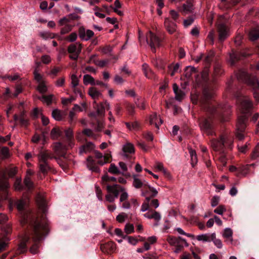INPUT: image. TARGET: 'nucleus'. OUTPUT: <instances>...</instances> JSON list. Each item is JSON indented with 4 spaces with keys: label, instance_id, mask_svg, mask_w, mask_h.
<instances>
[{
    "label": "nucleus",
    "instance_id": "obj_1",
    "mask_svg": "<svg viewBox=\"0 0 259 259\" xmlns=\"http://www.w3.org/2000/svg\"><path fill=\"white\" fill-rule=\"evenodd\" d=\"M16 205L19 211L20 224L22 227L28 228L33 225L46 221L43 215L39 217L27 208L25 200H18L16 202Z\"/></svg>",
    "mask_w": 259,
    "mask_h": 259
},
{
    "label": "nucleus",
    "instance_id": "obj_2",
    "mask_svg": "<svg viewBox=\"0 0 259 259\" xmlns=\"http://www.w3.org/2000/svg\"><path fill=\"white\" fill-rule=\"evenodd\" d=\"M237 102L240 103V106L242 110V114L239 116L236 125V138L242 140L244 136L243 132L246 128V122L247 121L248 115L247 113L252 107V104L248 97L245 96H240L237 97Z\"/></svg>",
    "mask_w": 259,
    "mask_h": 259
},
{
    "label": "nucleus",
    "instance_id": "obj_3",
    "mask_svg": "<svg viewBox=\"0 0 259 259\" xmlns=\"http://www.w3.org/2000/svg\"><path fill=\"white\" fill-rule=\"evenodd\" d=\"M29 227L32 230V239L34 242L30 248V252L32 254H36L38 252V242L48 234V224L46 221L41 222L40 223L33 225Z\"/></svg>",
    "mask_w": 259,
    "mask_h": 259
},
{
    "label": "nucleus",
    "instance_id": "obj_4",
    "mask_svg": "<svg viewBox=\"0 0 259 259\" xmlns=\"http://www.w3.org/2000/svg\"><path fill=\"white\" fill-rule=\"evenodd\" d=\"M128 194L124 188L121 189V193L120 195L119 201L121 203V207L124 209H128L132 206L136 208L139 204L135 198H132L130 201L127 200Z\"/></svg>",
    "mask_w": 259,
    "mask_h": 259
},
{
    "label": "nucleus",
    "instance_id": "obj_5",
    "mask_svg": "<svg viewBox=\"0 0 259 259\" xmlns=\"http://www.w3.org/2000/svg\"><path fill=\"white\" fill-rule=\"evenodd\" d=\"M124 188L118 184L113 185H107L106 189L108 194L105 196L106 200L109 202H113L119 195V192H121V189Z\"/></svg>",
    "mask_w": 259,
    "mask_h": 259
},
{
    "label": "nucleus",
    "instance_id": "obj_6",
    "mask_svg": "<svg viewBox=\"0 0 259 259\" xmlns=\"http://www.w3.org/2000/svg\"><path fill=\"white\" fill-rule=\"evenodd\" d=\"M146 41L153 53L156 52V48L160 46V39L150 31L146 35Z\"/></svg>",
    "mask_w": 259,
    "mask_h": 259
},
{
    "label": "nucleus",
    "instance_id": "obj_7",
    "mask_svg": "<svg viewBox=\"0 0 259 259\" xmlns=\"http://www.w3.org/2000/svg\"><path fill=\"white\" fill-rule=\"evenodd\" d=\"M70 20L66 17H64L59 21V25L62 26L61 33L62 34H66L71 31L72 25L70 24Z\"/></svg>",
    "mask_w": 259,
    "mask_h": 259
},
{
    "label": "nucleus",
    "instance_id": "obj_8",
    "mask_svg": "<svg viewBox=\"0 0 259 259\" xmlns=\"http://www.w3.org/2000/svg\"><path fill=\"white\" fill-rule=\"evenodd\" d=\"M30 242V237L27 234L23 235L20 239V243L17 248L18 253H23L27 251V244Z\"/></svg>",
    "mask_w": 259,
    "mask_h": 259
},
{
    "label": "nucleus",
    "instance_id": "obj_9",
    "mask_svg": "<svg viewBox=\"0 0 259 259\" xmlns=\"http://www.w3.org/2000/svg\"><path fill=\"white\" fill-rule=\"evenodd\" d=\"M210 144L212 148L214 151H221L224 147L225 137L221 136L220 140L213 139L210 141Z\"/></svg>",
    "mask_w": 259,
    "mask_h": 259
},
{
    "label": "nucleus",
    "instance_id": "obj_10",
    "mask_svg": "<svg viewBox=\"0 0 259 259\" xmlns=\"http://www.w3.org/2000/svg\"><path fill=\"white\" fill-rule=\"evenodd\" d=\"M95 158L97 159V163L100 165H103L104 164L108 163L109 160V158L111 157L110 154H106L103 155V154L98 151L95 152Z\"/></svg>",
    "mask_w": 259,
    "mask_h": 259
},
{
    "label": "nucleus",
    "instance_id": "obj_11",
    "mask_svg": "<svg viewBox=\"0 0 259 259\" xmlns=\"http://www.w3.org/2000/svg\"><path fill=\"white\" fill-rule=\"evenodd\" d=\"M219 39L221 42L223 41L229 35V30L227 27L224 24L219 25Z\"/></svg>",
    "mask_w": 259,
    "mask_h": 259
},
{
    "label": "nucleus",
    "instance_id": "obj_12",
    "mask_svg": "<svg viewBox=\"0 0 259 259\" xmlns=\"http://www.w3.org/2000/svg\"><path fill=\"white\" fill-rule=\"evenodd\" d=\"M95 109L96 110V112L95 113H90L89 115V116L96 119L97 116L103 117L105 115V107L103 103L97 104L96 107H95Z\"/></svg>",
    "mask_w": 259,
    "mask_h": 259
},
{
    "label": "nucleus",
    "instance_id": "obj_13",
    "mask_svg": "<svg viewBox=\"0 0 259 259\" xmlns=\"http://www.w3.org/2000/svg\"><path fill=\"white\" fill-rule=\"evenodd\" d=\"M94 34V32L90 29H85L84 28H80L79 30V36L83 40L87 41L89 40Z\"/></svg>",
    "mask_w": 259,
    "mask_h": 259
},
{
    "label": "nucleus",
    "instance_id": "obj_14",
    "mask_svg": "<svg viewBox=\"0 0 259 259\" xmlns=\"http://www.w3.org/2000/svg\"><path fill=\"white\" fill-rule=\"evenodd\" d=\"M36 201L39 209L44 214H45L47 211V206L44 196L40 194H38L36 198Z\"/></svg>",
    "mask_w": 259,
    "mask_h": 259
},
{
    "label": "nucleus",
    "instance_id": "obj_15",
    "mask_svg": "<svg viewBox=\"0 0 259 259\" xmlns=\"http://www.w3.org/2000/svg\"><path fill=\"white\" fill-rule=\"evenodd\" d=\"M133 185L137 189L139 188H147L148 183L144 180L138 178L137 175H133Z\"/></svg>",
    "mask_w": 259,
    "mask_h": 259
},
{
    "label": "nucleus",
    "instance_id": "obj_16",
    "mask_svg": "<svg viewBox=\"0 0 259 259\" xmlns=\"http://www.w3.org/2000/svg\"><path fill=\"white\" fill-rule=\"evenodd\" d=\"M144 216L149 219H154L156 222L154 224L155 226H158L159 225V222L161 219L160 213L156 211H149L145 213Z\"/></svg>",
    "mask_w": 259,
    "mask_h": 259
},
{
    "label": "nucleus",
    "instance_id": "obj_17",
    "mask_svg": "<svg viewBox=\"0 0 259 259\" xmlns=\"http://www.w3.org/2000/svg\"><path fill=\"white\" fill-rule=\"evenodd\" d=\"M162 119L157 115L156 113L152 114L149 117L150 124H154L155 127L159 129V126L162 123Z\"/></svg>",
    "mask_w": 259,
    "mask_h": 259
},
{
    "label": "nucleus",
    "instance_id": "obj_18",
    "mask_svg": "<svg viewBox=\"0 0 259 259\" xmlns=\"http://www.w3.org/2000/svg\"><path fill=\"white\" fill-rule=\"evenodd\" d=\"M54 150L58 154H61L62 156L65 157V154L64 153L68 150L67 146L63 145L60 142H57L54 144Z\"/></svg>",
    "mask_w": 259,
    "mask_h": 259
},
{
    "label": "nucleus",
    "instance_id": "obj_19",
    "mask_svg": "<svg viewBox=\"0 0 259 259\" xmlns=\"http://www.w3.org/2000/svg\"><path fill=\"white\" fill-rule=\"evenodd\" d=\"M201 128L205 131L208 135H212L213 132L211 131L212 124L209 119H205L200 123Z\"/></svg>",
    "mask_w": 259,
    "mask_h": 259
},
{
    "label": "nucleus",
    "instance_id": "obj_20",
    "mask_svg": "<svg viewBox=\"0 0 259 259\" xmlns=\"http://www.w3.org/2000/svg\"><path fill=\"white\" fill-rule=\"evenodd\" d=\"M173 90L175 94L176 99L179 101H182L185 96V92L179 89V87L176 84H174Z\"/></svg>",
    "mask_w": 259,
    "mask_h": 259
},
{
    "label": "nucleus",
    "instance_id": "obj_21",
    "mask_svg": "<svg viewBox=\"0 0 259 259\" xmlns=\"http://www.w3.org/2000/svg\"><path fill=\"white\" fill-rule=\"evenodd\" d=\"M81 45L79 42H76L70 45L68 48V52L69 53H75L79 54L81 51Z\"/></svg>",
    "mask_w": 259,
    "mask_h": 259
},
{
    "label": "nucleus",
    "instance_id": "obj_22",
    "mask_svg": "<svg viewBox=\"0 0 259 259\" xmlns=\"http://www.w3.org/2000/svg\"><path fill=\"white\" fill-rule=\"evenodd\" d=\"M122 150L123 151V156L127 158V153L133 154L135 153V148L134 145L130 143H127L123 145Z\"/></svg>",
    "mask_w": 259,
    "mask_h": 259
},
{
    "label": "nucleus",
    "instance_id": "obj_23",
    "mask_svg": "<svg viewBox=\"0 0 259 259\" xmlns=\"http://www.w3.org/2000/svg\"><path fill=\"white\" fill-rule=\"evenodd\" d=\"M87 165L88 168L92 171L96 172H100V169L95 165V161L92 157L90 156L87 158Z\"/></svg>",
    "mask_w": 259,
    "mask_h": 259
},
{
    "label": "nucleus",
    "instance_id": "obj_24",
    "mask_svg": "<svg viewBox=\"0 0 259 259\" xmlns=\"http://www.w3.org/2000/svg\"><path fill=\"white\" fill-rule=\"evenodd\" d=\"M164 24L167 31L170 34H172L176 31V24L174 22H170L168 19L165 20Z\"/></svg>",
    "mask_w": 259,
    "mask_h": 259
},
{
    "label": "nucleus",
    "instance_id": "obj_25",
    "mask_svg": "<svg viewBox=\"0 0 259 259\" xmlns=\"http://www.w3.org/2000/svg\"><path fill=\"white\" fill-rule=\"evenodd\" d=\"M89 95L94 100L98 99L102 96V94L96 88L92 87L89 89Z\"/></svg>",
    "mask_w": 259,
    "mask_h": 259
},
{
    "label": "nucleus",
    "instance_id": "obj_26",
    "mask_svg": "<svg viewBox=\"0 0 259 259\" xmlns=\"http://www.w3.org/2000/svg\"><path fill=\"white\" fill-rule=\"evenodd\" d=\"M142 70L144 72L145 76L148 78H152L154 76V73L149 68V65L144 63L142 65Z\"/></svg>",
    "mask_w": 259,
    "mask_h": 259
},
{
    "label": "nucleus",
    "instance_id": "obj_27",
    "mask_svg": "<svg viewBox=\"0 0 259 259\" xmlns=\"http://www.w3.org/2000/svg\"><path fill=\"white\" fill-rule=\"evenodd\" d=\"M249 39L254 41L259 38V27H255L251 29L249 33Z\"/></svg>",
    "mask_w": 259,
    "mask_h": 259
},
{
    "label": "nucleus",
    "instance_id": "obj_28",
    "mask_svg": "<svg viewBox=\"0 0 259 259\" xmlns=\"http://www.w3.org/2000/svg\"><path fill=\"white\" fill-rule=\"evenodd\" d=\"M233 231L229 228H226L224 229V233H223V236L224 238L227 239V240L231 243H233Z\"/></svg>",
    "mask_w": 259,
    "mask_h": 259
},
{
    "label": "nucleus",
    "instance_id": "obj_29",
    "mask_svg": "<svg viewBox=\"0 0 259 259\" xmlns=\"http://www.w3.org/2000/svg\"><path fill=\"white\" fill-rule=\"evenodd\" d=\"M211 238L212 233L202 234L198 235L196 237V239L197 240L204 242L211 241Z\"/></svg>",
    "mask_w": 259,
    "mask_h": 259
},
{
    "label": "nucleus",
    "instance_id": "obj_30",
    "mask_svg": "<svg viewBox=\"0 0 259 259\" xmlns=\"http://www.w3.org/2000/svg\"><path fill=\"white\" fill-rule=\"evenodd\" d=\"M62 134V132L59 128L54 127L51 132L50 136L53 140H57L61 136Z\"/></svg>",
    "mask_w": 259,
    "mask_h": 259
},
{
    "label": "nucleus",
    "instance_id": "obj_31",
    "mask_svg": "<svg viewBox=\"0 0 259 259\" xmlns=\"http://www.w3.org/2000/svg\"><path fill=\"white\" fill-rule=\"evenodd\" d=\"M39 162H47L49 159H51V154L47 152H41L38 156Z\"/></svg>",
    "mask_w": 259,
    "mask_h": 259
},
{
    "label": "nucleus",
    "instance_id": "obj_32",
    "mask_svg": "<svg viewBox=\"0 0 259 259\" xmlns=\"http://www.w3.org/2000/svg\"><path fill=\"white\" fill-rule=\"evenodd\" d=\"M241 55L238 52H232L230 54L229 61L231 65H233L235 62L241 59Z\"/></svg>",
    "mask_w": 259,
    "mask_h": 259
},
{
    "label": "nucleus",
    "instance_id": "obj_33",
    "mask_svg": "<svg viewBox=\"0 0 259 259\" xmlns=\"http://www.w3.org/2000/svg\"><path fill=\"white\" fill-rule=\"evenodd\" d=\"M83 82L85 85H88L89 84L95 85L96 81L91 75L85 74L83 77Z\"/></svg>",
    "mask_w": 259,
    "mask_h": 259
},
{
    "label": "nucleus",
    "instance_id": "obj_34",
    "mask_svg": "<svg viewBox=\"0 0 259 259\" xmlns=\"http://www.w3.org/2000/svg\"><path fill=\"white\" fill-rule=\"evenodd\" d=\"M36 89L41 94H44L46 93L48 91L47 80L38 83Z\"/></svg>",
    "mask_w": 259,
    "mask_h": 259
},
{
    "label": "nucleus",
    "instance_id": "obj_35",
    "mask_svg": "<svg viewBox=\"0 0 259 259\" xmlns=\"http://www.w3.org/2000/svg\"><path fill=\"white\" fill-rule=\"evenodd\" d=\"M236 76L238 79L242 81H246L249 77L248 73L243 70H239L237 73Z\"/></svg>",
    "mask_w": 259,
    "mask_h": 259
},
{
    "label": "nucleus",
    "instance_id": "obj_36",
    "mask_svg": "<svg viewBox=\"0 0 259 259\" xmlns=\"http://www.w3.org/2000/svg\"><path fill=\"white\" fill-rule=\"evenodd\" d=\"M154 167L159 171H161L165 175H168V173L166 171V169L164 167L162 163L159 161H155Z\"/></svg>",
    "mask_w": 259,
    "mask_h": 259
},
{
    "label": "nucleus",
    "instance_id": "obj_37",
    "mask_svg": "<svg viewBox=\"0 0 259 259\" xmlns=\"http://www.w3.org/2000/svg\"><path fill=\"white\" fill-rule=\"evenodd\" d=\"M211 241H212L214 245L218 248H221L223 247L222 241L220 239L216 238L215 233H212V238Z\"/></svg>",
    "mask_w": 259,
    "mask_h": 259
},
{
    "label": "nucleus",
    "instance_id": "obj_38",
    "mask_svg": "<svg viewBox=\"0 0 259 259\" xmlns=\"http://www.w3.org/2000/svg\"><path fill=\"white\" fill-rule=\"evenodd\" d=\"M39 35L44 39L54 38L57 35L56 34L51 33L49 31L41 32H40Z\"/></svg>",
    "mask_w": 259,
    "mask_h": 259
},
{
    "label": "nucleus",
    "instance_id": "obj_39",
    "mask_svg": "<svg viewBox=\"0 0 259 259\" xmlns=\"http://www.w3.org/2000/svg\"><path fill=\"white\" fill-rule=\"evenodd\" d=\"M38 99L41 100L42 102L46 103L48 105L51 104L54 98V95H50L48 96H42L38 97Z\"/></svg>",
    "mask_w": 259,
    "mask_h": 259
},
{
    "label": "nucleus",
    "instance_id": "obj_40",
    "mask_svg": "<svg viewBox=\"0 0 259 259\" xmlns=\"http://www.w3.org/2000/svg\"><path fill=\"white\" fill-rule=\"evenodd\" d=\"M82 133L83 134L85 135L86 136H87L88 137H89L92 139H93L96 140L98 138V135L94 133L93 131H92L91 130H90L89 128L84 129L82 131Z\"/></svg>",
    "mask_w": 259,
    "mask_h": 259
},
{
    "label": "nucleus",
    "instance_id": "obj_41",
    "mask_svg": "<svg viewBox=\"0 0 259 259\" xmlns=\"http://www.w3.org/2000/svg\"><path fill=\"white\" fill-rule=\"evenodd\" d=\"M189 153L191 156V164L192 166H194V165L197 162V157L196 153L195 151L192 150V149L189 150Z\"/></svg>",
    "mask_w": 259,
    "mask_h": 259
},
{
    "label": "nucleus",
    "instance_id": "obj_42",
    "mask_svg": "<svg viewBox=\"0 0 259 259\" xmlns=\"http://www.w3.org/2000/svg\"><path fill=\"white\" fill-rule=\"evenodd\" d=\"M0 155L3 159L8 158L10 156V154L8 148L3 147L0 149Z\"/></svg>",
    "mask_w": 259,
    "mask_h": 259
},
{
    "label": "nucleus",
    "instance_id": "obj_43",
    "mask_svg": "<svg viewBox=\"0 0 259 259\" xmlns=\"http://www.w3.org/2000/svg\"><path fill=\"white\" fill-rule=\"evenodd\" d=\"M109 172L112 174H121L123 175V172H121L117 166L114 163H111L108 169Z\"/></svg>",
    "mask_w": 259,
    "mask_h": 259
},
{
    "label": "nucleus",
    "instance_id": "obj_44",
    "mask_svg": "<svg viewBox=\"0 0 259 259\" xmlns=\"http://www.w3.org/2000/svg\"><path fill=\"white\" fill-rule=\"evenodd\" d=\"M33 74H34V79L37 81V82L38 83H40L41 82H44V81H46V80H45L43 78V76L38 73L37 68H35L34 69Z\"/></svg>",
    "mask_w": 259,
    "mask_h": 259
},
{
    "label": "nucleus",
    "instance_id": "obj_45",
    "mask_svg": "<svg viewBox=\"0 0 259 259\" xmlns=\"http://www.w3.org/2000/svg\"><path fill=\"white\" fill-rule=\"evenodd\" d=\"M52 115L53 117L58 121H60L62 119V115L60 110L54 109L53 110Z\"/></svg>",
    "mask_w": 259,
    "mask_h": 259
},
{
    "label": "nucleus",
    "instance_id": "obj_46",
    "mask_svg": "<svg viewBox=\"0 0 259 259\" xmlns=\"http://www.w3.org/2000/svg\"><path fill=\"white\" fill-rule=\"evenodd\" d=\"M39 169L43 174L47 173L50 167L47 162H39Z\"/></svg>",
    "mask_w": 259,
    "mask_h": 259
},
{
    "label": "nucleus",
    "instance_id": "obj_47",
    "mask_svg": "<svg viewBox=\"0 0 259 259\" xmlns=\"http://www.w3.org/2000/svg\"><path fill=\"white\" fill-rule=\"evenodd\" d=\"M203 95L206 99H210L213 97L214 95V92L211 89L207 88L204 90Z\"/></svg>",
    "mask_w": 259,
    "mask_h": 259
},
{
    "label": "nucleus",
    "instance_id": "obj_48",
    "mask_svg": "<svg viewBox=\"0 0 259 259\" xmlns=\"http://www.w3.org/2000/svg\"><path fill=\"white\" fill-rule=\"evenodd\" d=\"M151 197H146V201L142 204L141 206V211L145 212L148 210L149 207V202L150 200Z\"/></svg>",
    "mask_w": 259,
    "mask_h": 259
},
{
    "label": "nucleus",
    "instance_id": "obj_49",
    "mask_svg": "<svg viewBox=\"0 0 259 259\" xmlns=\"http://www.w3.org/2000/svg\"><path fill=\"white\" fill-rule=\"evenodd\" d=\"M183 11L186 13L192 12L193 9V5L190 2H187L183 5Z\"/></svg>",
    "mask_w": 259,
    "mask_h": 259
},
{
    "label": "nucleus",
    "instance_id": "obj_50",
    "mask_svg": "<svg viewBox=\"0 0 259 259\" xmlns=\"http://www.w3.org/2000/svg\"><path fill=\"white\" fill-rule=\"evenodd\" d=\"M125 125L130 131L132 130H137L138 129L139 124L138 122L135 121L134 122H133L132 123H130L129 122H126Z\"/></svg>",
    "mask_w": 259,
    "mask_h": 259
},
{
    "label": "nucleus",
    "instance_id": "obj_51",
    "mask_svg": "<svg viewBox=\"0 0 259 259\" xmlns=\"http://www.w3.org/2000/svg\"><path fill=\"white\" fill-rule=\"evenodd\" d=\"M127 214L125 212H121L116 217V220L119 223H123L127 218Z\"/></svg>",
    "mask_w": 259,
    "mask_h": 259
},
{
    "label": "nucleus",
    "instance_id": "obj_52",
    "mask_svg": "<svg viewBox=\"0 0 259 259\" xmlns=\"http://www.w3.org/2000/svg\"><path fill=\"white\" fill-rule=\"evenodd\" d=\"M124 231L127 234L133 233L134 232V225L131 224H126L124 227Z\"/></svg>",
    "mask_w": 259,
    "mask_h": 259
},
{
    "label": "nucleus",
    "instance_id": "obj_53",
    "mask_svg": "<svg viewBox=\"0 0 259 259\" xmlns=\"http://www.w3.org/2000/svg\"><path fill=\"white\" fill-rule=\"evenodd\" d=\"M226 211L225 206L221 205L217 207L214 210V212L219 215H222L224 212Z\"/></svg>",
    "mask_w": 259,
    "mask_h": 259
},
{
    "label": "nucleus",
    "instance_id": "obj_54",
    "mask_svg": "<svg viewBox=\"0 0 259 259\" xmlns=\"http://www.w3.org/2000/svg\"><path fill=\"white\" fill-rule=\"evenodd\" d=\"M108 63V61L106 60H94L93 63H94L95 65L100 67H103L105 66H106Z\"/></svg>",
    "mask_w": 259,
    "mask_h": 259
},
{
    "label": "nucleus",
    "instance_id": "obj_55",
    "mask_svg": "<svg viewBox=\"0 0 259 259\" xmlns=\"http://www.w3.org/2000/svg\"><path fill=\"white\" fill-rule=\"evenodd\" d=\"M195 68L192 66H187L185 70V76L186 77H189L192 73L195 72Z\"/></svg>",
    "mask_w": 259,
    "mask_h": 259
},
{
    "label": "nucleus",
    "instance_id": "obj_56",
    "mask_svg": "<svg viewBox=\"0 0 259 259\" xmlns=\"http://www.w3.org/2000/svg\"><path fill=\"white\" fill-rule=\"evenodd\" d=\"M24 183L25 184V186L28 189H30L33 187V184L31 180H30V178L29 177H26V178L24 179Z\"/></svg>",
    "mask_w": 259,
    "mask_h": 259
},
{
    "label": "nucleus",
    "instance_id": "obj_57",
    "mask_svg": "<svg viewBox=\"0 0 259 259\" xmlns=\"http://www.w3.org/2000/svg\"><path fill=\"white\" fill-rule=\"evenodd\" d=\"M214 55V52L213 51H210L208 52L207 55L204 58V61L206 63H209L211 60L212 58L213 57Z\"/></svg>",
    "mask_w": 259,
    "mask_h": 259
},
{
    "label": "nucleus",
    "instance_id": "obj_58",
    "mask_svg": "<svg viewBox=\"0 0 259 259\" xmlns=\"http://www.w3.org/2000/svg\"><path fill=\"white\" fill-rule=\"evenodd\" d=\"M72 87L75 88L78 84V79L75 74H72L71 76Z\"/></svg>",
    "mask_w": 259,
    "mask_h": 259
},
{
    "label": "nucleus",
    "instance_id": "obj_59",
    "mask_svg": "<svg viewBox=\"0 0 259 259\" xmlns=\"http://www.w3.org/2000/svg\"><path fill=\"white\" fill-rule=\"evenodd\" d=\"M88 146H91V147H93V143L92 142H89L87 144L81 146L79 148V153L81 154L83 153L87 152L88 149H87V148L88 147Z\"/></svg>",
    "mask_w": 259,
    "mask_h": 259
},
{
    "label": "nucleus",
    "instance_id": "obj_60",
    "mask_svg": "<svg viewBox=\"0 0 259 259\" xmlns=\"http://www.w3.org/2000/svg\"><path fill=\"white\" fill-rule=\"evenodd\" d=\"M258 156H259V144H257L252 153L251 158L252 159H255L257 158Z\"/></svg>",
    "mask_w": 259,
    "mask_h": 259
},
{
    "label": "nucleus",
    "instance_id": "obj_61",
    "mask_svg": "<svg viewBox=\"0 0 259 259\" xmlns=\"http://www.w3.org/2000/svg\"><path fill=\"white\" fill-rule=\"evenodd\" d=\"M65 135L67 140H70L73 138V131L71 128H68L65 131Z\"/></svg>",
    "mask_w": 259,
    "mask_h": 259
},
{
    "label": "nucleus",
    "instance_id": "obj_62",
    "mask_svg": "<svg viewBox=\"0 0 259 259\" xmlns=\"http://www.w3.org/2000/svg\"><path fill=\"white\" fill-rule=\"evenodd\" d=\"M102 179V181L105 182H110V181L115 182V181H116V180H117L115 177H109L108 175H105V176H103Z\"/></svg>",
    "mask_w": 259,
    "mask_h": 259
},
{
    "label": "nucleus",
    "instance_id": "obj_63",
    "mask_svg": "<svg viewBox=\"0 0 259 259\" xmlns=\"http://www.w3.org/2000/svg\"><path fill=\"white\" fill-rule=\"evenodd\" d=\"M41 60L42 63L47 64L51 62V58L49 55H45L41 57Z\"/></svg>",
    "mask_w": 259,
    "mask_h": 259
},
{
    "label": "nucleus",
    "instance_id": "obj_64",
    "mask_svg": "<svg viewBox=\"0 0 259 259\" xmlns=\"http://www.w3.org/2000/svg\"><path fill=\"white\" fill-rule=\"evenodd\" d=\"M19 121L20 125L23 126H27L29 124L28 120L25 117L19 118Z\"/></svg>",
    "mask_w": 259,
    "mask_h": 259
}]
</instances>
